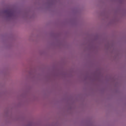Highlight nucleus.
Segmentation results:
<instances>
[{
  "label": "nucleus",
  "instance_id": "1",
  "mask_svg": "<svg viewBox=\"0 0 126 126\" xmlns=\"http://www.w3.org/2000/svg\"><path fill=\"white\" fill-rule=\"evenodd\" d=\"M5 13H6L7 14H11V10L10 9H7L5 11Z\"/></svg>",
  "mask_w": 126,
  "mask_h": 126
}]
</instances>
